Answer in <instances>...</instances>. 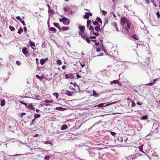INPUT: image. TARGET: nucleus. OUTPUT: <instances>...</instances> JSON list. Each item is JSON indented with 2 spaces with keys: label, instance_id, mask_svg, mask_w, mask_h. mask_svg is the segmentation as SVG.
Wrapping results in <instances>:
<instances>
[{
  "label": "nucleus",
  "instance_id": "nucleus-1",
  "mask_svg": "<svg viewBox=\"0 0 160 160\" xmlns=\"http://www.w3.org/2000/svg\"><path fill=\"white\" fill-rule=\"evenodd\" d=\"M62 19L63 21L62 23L64 25H68L69 24L70 21L68 18L63 17L62 18Z\"/></svg>",
  "mask_w": 160,
  "mask_h": 160
},
{
  "label": "nucleus",
  "instance_id": "nucleus-2",
  "mask_svg": "<svg viewBox=\"0 0 160 160\" xmlns=\"http://www.w3.org/2000/svg\"><path fill=\"white\" fill-rule=\"evenodd\" d=\"M65 77L67 79H73L74 78L75 74L72 73L66 74Z\"/></svg>",
  "mask_w": 160,
  "mask_h": 160
},
{
  "label": "nucleus",
  "instance_id": "nucleus-3",
  "mask_svg": "<svg viewBox=\"0 0 160 160\" xmlns=\"http://www.w3.org/2000/svg\"><path fill=\"white\" fill-rule=\"evenodd\" d=\"M128 22V21L126 18L124 17H122L121 18V23L122 25H124L126 23H127V22Z\"/></svg>",
  "mask_w": 160,
  "mask_h": 160
},
{
  "label": "nucleus",
  "instance_id": "nucleus-4",
  "mask_svg": "<svg viewBox=\"0 0 160 160\" xmlns=\"http://www.w3.org/2000/svg\"><path fill=\"white\" fill-rule=\"evenodd\" d=\"M135 158L133 156H130L128 157L123 158L122 160H133V158Z\"/></svg>",
  "mask_w": 160,
  "mask_h": 160
},
{
  "label": "nucleus",
  "instance_id": "nucleus-5",
  "mask_svg": "<svg viewBox=\"0 0 160 160\" xmlns=\"http://www.w3.org/2000/svg\"><path fill=\"white\" fill-rule=\"evenodd\" d=\"M155 124H154L153 126V128L154 129L153 130V133H157L159 132V128L158 127L157 128H154Z\"/></svg>",
  "mask_w": 160,
  "mask_h": 160
},
{
  "label": "nucleus",
  "instance_id": "nucleus-6",
  "mask_svg": "<svg viewBox=\"0 0 160 160\" xmlns=\"http://www.w3.org/2000/svg\"><path fill=\"white\" fill-rule=\"evenodd\" d=\"M22 53L25 55H26L28 54V52L27 50V48H23L22 50Z\"/></svg>",
  "mask_w": 160,
  "mask_h": 160
},
{
  "label": "nucleus",
  "instance_id": "nucleus-7",
  "mask_svg": "<svg viewBox=\"0 0 160 160\" xmlns=\"http://www.w3.org/2000/svg\"><path fill=\"white\" fill-rule=\"evenodd\" d=\"M118 143L119 144H121L123 142V138L122 137H119L117 138Z\"/></svg>",
  "mask_w": 160,
  "mask_h": 160
},
{
  "label": "nucleus",
  "instance_id": "nucleus-8",
  "mask_svg": "<svg viewBox=\"0 0 160 160\" xmlns=\"http://www.w3.org/2000/svg\"><path fill=\"white\" fill-rule=\"evenodd\" d=\"M79 29H80V31L83 33L84 31V30H85V27L84 26H79Z\"/></svg>",
  "mask_w": 160,
  "mask_h": 160
},
{
  "label": "nucleus",
  "instance_id": "nucleus-9",
  "mask_svg": "<svg viewBox=\"0 0 160 160\" xmlns=\"http://www.w3.org/2000/svg\"><path fill=\"white\" fill-rule=\"evenodd\" d=\"M56 109L57 110H59V111H63L64 110H65L66 109V108H63L61 107H57L56 108Z\"/></svg>",
  "mask_w": 160,
  "mask_h": 160
},
{
  "label": "nucleus",
  "instance_id": "nucleus-10",
  "mask_svg": "<svg viewBox=\"0 0 160 160\" xmlns=\"http://www.w3.org/2000/svg\"><path fill=\"white\" fill-rule=\"evenodd\" d=\"M53 25L54 27L58 28L59 29L60 31H61V29L59 27V25L58 23L56 22L54 23Z\"/></svg>",
  "mask_w": 160,
  "mask_h": 160
},
{
  "label": "nucleus",
  "instance_id": "nucleus-11",
  "mask_svg": "<svg viewBox=\"0 0 160 160\" xmlns=\"http://www.w3.org/2000/svg\"><path fill=\"white\" fill-rule=\"evenodd\" d=\"M65 94L67 95L68 96H72L73 93L71 92H70L68 90H67L65 92Z\"/></svg>",
  "mask_w": 160,
  "mask_h": 160
},
{
  "label": "nucleus",
  "instance_id": "nucleus-12",
  "mask_svg": "<svg viewBox=\"0 0 160 160\" xmlns=\"http://www.w3.org/2000/svg\"><path fill=\"white\" fill-rule=\"evenodd\" d=\"M48 58H46L45 59L42 58L40 60V62L41 65H43L46 60H48Z\"/></svg>",
  "mask_w": 160,
  "mask_h": 160
},
{
  "label": "nucleus",
  "instance_id": "nucleus-13",
  "mask_svg": "<svg viewBox=\"0 0 160 160\" xmlns=\"http://www.w3.org/2000/svg\"><path fill=\"white\" fill-rule=\"evenodd\" d=\"M92 92H93V94L91 95L92 96L94 97H98L100 95V94H98V93H97L94 90H93Z\"/></svg>",
  "mask_w": 160,
  "mask_h": 160
},
{
  "label": "nucleus",
  "instance_id": "nucleus-14",
  "mask_svg": "<svg viewBox=\"0 0 160 160\" xmlns=\"http://www.w3.org/2000/svg\"><path fill=\"white\" fill-rule=\"evenodd\" d=\"M127 27L126 28V30H128L130 28L131 23L130 22L128 21V22H127Z\"/></svg>",
  "mask_w": 160,
  "mask_h": 160
},
{
  "label": "nucleus",
  "instance_id": "nucleus-15",
  "mask_svg": "<svg viewBox=\"0 0 160 160\" xmlns=\"http://www.w3.org/2000/svg\"><path fill=\"white\" fill-rule=\"evenodd\" d=\"M150 159H152V160H159L158 156V155H156L155 156H152V157H151Z\"/></svg>",
  "mask_w": 160,
  "mask_h": 160
},
{
  "label": "nucleus",
  "instance_id": "nucleus-16",
  "mask_svg": "<svg viewBox=\"0 0 160 160\" xmlns=\"http://www.w3.org/2000/svg\"><path fill=\"white\" fill-rule=\"evenodd\" d=\"M88 153L89 155L92 157L95 154V152L89 150L88 151Z\"/></svg>",
  "mask_w": 160,
  "mask_h": 160
},
{
  "label": "nucleus",
  "instance_id": "nucleus-17",
  "mask_svg": "<svg viewBox=\"0 0 160 160\" xmlns=\"http://www.w3.org/2000/svg\"><path fill=\"white\" fill-rule=\"evenodd\" d=\"M29 46L31 47H32V46L35 47V43L31 40H30L29 41Z\"/></svg>",
  "mask_w": 160,
  "mask_h": 160
},
{
  "label": "nucleus",
  "instance_id": "nucleus-18",
  "mask_svg": "<svg viewBox=\"0 0 160 160\" xmlns=\"http://www.w3.org/2000/svg\"><path fill=\"white\" fill-rule=\"evenodd\" d=\"M5 100L4 99H1L0 104L2 106H3L5 104Z\"/></svg>",
  "mask_w": 160,
  "mask_h": 160
},
{
  "label": "nucleus",
  "instance_id": "nucleus-19",
  "mask_svg": "<svg viewBox=\"0 0 160 160\" xmlns=\"http://www.w3.org/2000/svg\"><path fill=\"white\" fill-rule=\"evenodd\" d=\"M68 128V126L67 125L64 124L62 125L61 128L62 130H64Z\"/></svg>",
  "mask_w": 160,
  "mask_h": 160
},
{
  "label": "nucleus",
  "instance_id": "nucleus-20",
  "mask_svg": "<svg viewBox=\"0 0 160 160\" xmlns=\"http://www.w3.org/2000/svg\"><path fill=\"white\" fill-rule=\"evenodd\" d=\"M49 30H50L51 31H52L54 32H56L57 31L56 29L53 27H51L49 29Z\"/></svg>",
  "mask_w": 160,
  "mask_h": 160
},
{
  "label": "nucleus",
  "instance_id": "nucleus-21",
  "mask_svg": "<svg viewBox=\"0 0 160 160\" xmlns=\"http://www.w3.org/2000/svg\"><path fill=\"white\" fill-rule=\"evenodd\" d=\"M100 26H97L95 27L94 29H95V30H96V31H97L98 32L100 29Z\"/></svg>",
  "mask_w": 160,
  "mask_h": 160
},
{
  "label": "nucleus",
  "instance_id": "nucleus-22",
  "mask_svg": "<svg viewBox=\"0 0 160 160\" xmlns=\"http://www.w3.org/2000/svg\"><path fill=\"white\" fill-rule=\"evenodd\" d=\"M20 102L22 104H23V105H25V106L27 107H29V105H28V104L25 102H23V101H20Z\"/></svg>",
  "mask_w": 160,
  "mask_h": 160
},
{
  "label": "nucleus",
  "instance_id": "nucleus-23",
  "mask_svg": "<svg viewBox=\"0 0 160 160\" xmlns=\"http://www.w3.org/2000/svg\"><path fill=\"white\" fill-rule=\"evenodd\" d=\"M42 143H44V144H49L51 145V146H52V144L51 142H50L48 141H43L42 142Z\"/></svg>",
  "mask_w": 160,
  "mask_h": 160
},
{
  "label": "nucleus",
  "instance_id": "nucleus-24",
  "mask_svg": "<svg viewBox=\"0 0 160 160\" xmlns=\"http://www.w3.org/2000/svg\"><path fill=\"white\" fill-rule=\"evenodd\" d=\"M106 104V103H100V104H98L97 105V107L98 108H102V107H103V106H104V104Z\"/></svg>",
  "mask_w": 160,
  "mask_h": 160
},
{
  "label": "nucleus",
  "instance_id": "nucleus-25",
  "mask_svg": "<svg viewBox=\"0 0 160 160\" xmlns=\"http://www.w3.org/2000/svg\"><path fill=\"white\" fill-rule=\"evenodd\" d=\"M40 115L39 114L36 113L34 114V117L35 119L40 118Z\"/></svg>",
  "mask_w": 160,
  "mask_h": 160
},
{
  "label": "nucleus",
  "instance_id": "nucleus-26",
  "mask_svg": "<svg viewBox=\"0 0 160 160\" xmlns=\"http://www.w3.org/2000/svg\"><path fill=\"white\" fill-rule=\"evenodd\" d=\"M47 6L48 8V12L49 13H52V9H50V6L49 4L47 5Z\"/></svg>",
  "mask_w": 160,
  "mask_h": 160
},
{
  "label": "nucleus",
  "instance_id": "nucleus-27",
  "mask_svg": "<svg viewBox=\"0 0 160 160\" xmlns=\"http://www.w3.org/2000/svg\"><path fill=\"white\" fill-rule=\"evenodd\" d=\"M119 80V79L118 80H114L112 81L111 82L110 84L111 85H112L113 84H116L118 82V81Z\"/></svg>",
  "mask_w": 160,
  "mask_h": 160
},
{
  "label": "nucleus",
  "instance_id": "nucleus-28",
  "mask_svg": "<svg viewBox=\"0 0 160 160\" xmlns=\"http://www.w3.org/2000/svg\"><path fill=\"white\" fill-rule=\"evenodd\" d=\"M148 118V116L147 115H145L141 117V119L142 120H146Z\"/></svg>",
  "mask_w": 160,
  "mask_h": 160
},
{
  "label": "nucleus",
  "instance_id": "nucleus-29",
  "mask_svg": "<svg viewBox=\"0 0 160 160\" xmlns=\"http://www.w3.org/2000/svg\"><path fill=\"white\" fill-rule=\"evenodd\" d=\"M111 25L113 26L115 29L118 27L117 25V23L115 22L112 23Z\"/></svg>",
  "mask_w": 160,
  "mask_h": 160
},
{
  "label": "nucleus",
  "instance_id": "nucleus-30",
  "mask_svg": "<svg viewBox=\"0 0 160 160\" xmlns=\"http://www.w3.org/2000/svg\"><path fill=\"white\" fill-rule=\"evenodd\" d=\"M47 43L45 42H42V47L43 48H45L46 46H47Z\"/></svg>",
  "mask_w": 160,
  "mask_h": 160
},
{
  "label": "nucleus",
  "instance_id": "nucleus-31",
  "mask_svg": "<svg viewBox=\"0 0 160 160\" xmlns=\"http://www.w3.org/2000/svg\"><path fill=\"white\" fill-rule=\"evenodd\" d=\"M53 96L56 97L57 99L58 98L59 96L58 93L57 92L53 93Z\"/></svg>",
  "mask_w": 160,
  "mask_h": 160
},
{
  "label": "nucleus",
  "instance_id": "nucleus-32",
  "mask_svg": "<svg viewBox=\"0 0 160 160\" xmlns=\"http://www.w3.org/2000/svg\"><path fill=\"white\" fill-rule=\"evenodd\" d=\"M96 20L98 21V22H99L100 23L102 24V22L101 19L99 17H97L96 18Z\"/></svg>",
  "mask_w": 160,
  "mask_h": 160
},
{
  "label": "nucleus",
  "instance_id": "nucleus-33",
  "mask_svg": "<svg viewBox=\"0 0 160 160\" xmlns=\"http://www.w3.org/2000/svg\"><path fill=\"white\" fill-rule=\"evenodd\" d=\"M23 30L22 28L20 27V28L18 29V33L19 34H21V32H22Z\"/></svg>",
  "mask_w": 160,
  "mask_h": 160
},
{
  "label": "nucleus",
  "instance_id": "nucleus-34",
  "mask_svg": "<svg viewBox=\"0 0 160 160\" xmlns=\"http://www.w3.org/2000/svg\"><path fill=\"white\" fill-rule=\"evenodd\" d=\"M69 29L68 27H62V29L63 31H66L68 30Z\"/></svg>",
  "mask_w": 160,
  "mask_h": 160
},
{
  "label": "nucleus",
  "instance_id": "nucleus-35",
  "mask_svg": "<svg viewBox=\"0 0 160 160\" xmlns=\"http://www.w3.org/2000/svg\"><path fill=\"white\" fill-rule=\"evenodd\" d=\"M89 38H90L88 37H86V38L85 40H86V41L88 43H90V42L91 41V40H90Z\"/></svg>",
  "mask_w": 160,
  "mask_h": 160
},
{
  "label": "nucleus",
  "instance_id": "nucleus-36",
  "mask_svg": "<svg viewBox=\"0 0 160 160\" xmlns=\"http://www.w3.org/2000/svg\"><path fill=\"white\" fill-rule=\"evenodd\" d=\"M44 102L47 103H51V102H52V100H48V99H46L44 100Z\"/></svg>",
  "mask_w": 160,
  "mask_h": 160
},
{
  "label": "nucleus",
  "instance_id": "nucleus-37",
  "mask_svg": "<svg viewBox=\"0 0 160 160\" xmlns=\"http://www.w3.org/2000/svg\"><path fill=\"white\" fill-rule=\"evenodd\" d=\"M92 21V23L93 25H97L99 24V23L97 21Z\"/></svg>",
  "mask_w": 160,
  "mask_h": 160
},
{
  "label": "nucleus",
  "instance_id": "nucleus-38",
  "mask_svg": "<svg viewBox=\"0 0 160 160\" xmlns=\"http://www.w3.org/2000/svg\"><path fill=\"white\" fill-rule=\"evenodd\" d=\"M9 28L10 30L12 31H13L15 30V28L12 26H9Z\"/></svg>",
  "mask_w": 160,
  "mask_h": 160
},
{
  "label": "nucleus",
  "instance_id": "nucleus-39",
  "mask_svg": "<svg viewBox=\"0 0 160 160\" xmlns=\"http://www.w3.org/2000/svg\"><path fill=\"white\" fill-rule=\"evenodd\" d=\"M132 37L134 39L136 40H138V37L137 35L136 34H134L132 35Z\"/></svg>",
  "mask_w": 160,
  "mask_h": 160
},
{
  "label": "nucleus",
  "instance_id": "nucleus-40",
  "mask_svg": "<svg viewBox=\"0 0 160 160\" xmlns=\"http://www.w3.org/2000/svg\"><path fill=\"white\" fill-rule=\"evenodd\" d=\"M70 11V8H66L65 7L64 8V11H67V12H69Z\"/></svg>",
  "mask_w": 160,
  "mask_h": 160
},
{
  "label": "nucleus",
  "instance_id": "nucleus-41",
  "mask_svg": "<svg viewBox=\"0 0 160 160\" xmlns=\"http://www.w3.org/2000/svg\"><path fill=\"white\" fill-rule=\"evenodd\" d=\"M81 37L84 40L86 38L88 37L86 36V35L84 34H82V35H81Z\"/></svg>",
  "mask_w": 160,
  "mask_h": 160
},
{
  "label": "nucleus",
  "instance_id": "nucleus-42",
  "mask_svg": "<svg viewBox=\"0 0 160 160\" xmlns=\"http://www.w3.org/2000/svg\"><path fill=\"white\" fill-rule=\"evenodd\" d=\"M50 157L49 155L45 156L44 158L45 160H49Z\"/></svg>",
  "mask_w": 160,
  "mask_h": 160
},
{
  "label": "nucleus",
  "instance_id": "nucleus-43",
  "mask_svg": "<svg viewBox=\"0 0 160 160\" xmlns=\"http://www.w3.org/2000/svg\"><path fill=\"white\" fill-rule=\"evenodd\" d=\"M142 146H143V145H142L141 146H140L139 147V150L140 151H141L142 152H143V149H142Z\"/></svg>",
  "mask_w": 160,
  "mask_h": 160
},
{
  "label": "nucleus",
  "instance_id": "nucleus-44",
  "mask_svg": "<svg viewBox=\"0 0 160 160\" xmlns=\"http://www.w3.org/2000/svg\"><path fill=\"white\" fill-rule=\"evenodd\" d=\"M83 18L84 19H88L89 18V17L88 14H86L84 16Z\"/></svg>",
  "mask_w": 160,
  "mask_h": 160
},
{
  "label": "nucleus",
  "instance_id": "nucleus-45",
  "mask_svg": "<svg viewBox=\"0 0 160 160\" xmlns=\"http://www.w3.org/2000/svg\"><path fill=\"white\" fill-rule=\"evenodd\" d=\"M87 24H88L89 25H90L91 24V21L89 19H88L87 21Z\"/></svg>",
  "mask_w": 160,
  "mask_h": 160
},
{
  "label": "nucleus",
  "instance_id": "nucleus-46",
  "mask_svg": "<svg viewBox=\"0 0 160 160\" xmlns=\"http://www.w3.org/2000/svg\"><path fill=\"white\" fill-rule=\"evenodd\" d=\"M89 38L91 39H93L96 38V36H90Z\"/></svg>",
  "mask_w": 160,
  "mask_h": 160
},
{
  "label": "nucleus",
  "instance_id": "nucleus-47",
  "mask_svg": "<svg viewBox=\"0 0 160 160\" xmlns=\"http://www.w3.org/2000/svg\"><path fill=\"white\" fill-rule=\"evenodd\" d=\"M86 14H88L89 16H91L92 15V14L91 12H86Z\"/></svg>",
  "mask_w": 160,
  "mask_h": 160
},
{
  "label": "nucleus",
  "instance_id": "nucleus-48",
  "mask_svg": "<svg viewBox=\"0 0 160 160\" xmlns=\"http://www.w3.org/2000/svg\"><path fill=\"white\" fill-rule=\"evenodd\" d=\"M57 63L60 65L62 64V62L60 59H58L57 61Z\"/></svg>",
  "mask_w": 160,
  "mask_h": 160
},
{
  "label": "nucleus",
  "instance_id": "nucleus-49",
  "mask_svg": "<svg viewBox=\"0 0 160 160\" xmlns=\"http://www.w3.org/2000/svg\"><path fill=\"white\" fill-rule=\"evenodd\" d=\"M95 33V31L94 30V29H93L91 31L90 34H93L94 35V33Z\"/></svg>",
  "mask_w": 160,
  "mask_h": 160
},
{
  "label": "nucleus",
  "instance_id": "nucleus-50",
  "mask_svg": "<svg viewBox=\"0 0 160 160\" xmlns=\"http://www.w3.org/2000/svg\"><path fill=\"white\" fill-rule=\"evenodd\" d=\"M35 119L34 118L32 120V121L31 122V123L30 124V125L31 126L33 123H35Z\"/></svg>",
  "mask_w": 160,
  "mask_h": 160
},
{
  "label": "nucleus",
  "instance_id": "nucleus-51",
  "mask_svg": "<svg viewBox=\"0 0 160 160\" xmlns=\"http://www.w3.org/2000/svg\"><path fill=\"white\" fill-rule=\"evenodd\" d=\"M156 14L157 16V18H159L160 17V13H159V12H156Z\"/></svg>",
  "mask_w": 160,
  "mask_h": 160
},
{
  "label": "nucleus",
  "instance_id": "nucleus-52",
  "mask_svg": "<svg viewBox=\"0 0 160 160\" xmlns=\"http://www.w3.org/2000/svg\"><path fill=\"white\" fill-rule=\"evenodd\" d=\"M36 77L37 78L41 80H42L41 77H40L39 75H36Z\"/></svg>",
  "mask_w": 160,
  "mask_h": 160
},
{
  "label": "nucleus",
  "instance_id": "nucleus-53",
  "mask_svg": "<svg viewBox=\"0 0 160 160\" xmlns=\"http://www.w3.org/2000/svg\"><path fill=\"white\" fill-rule=\"evenodd\" d=\"M29 107L31 109H33V110H35V108L33 107V106L32 104L30 105L29 106Z\"/></svg>",
  "mask_w": 160,
  "mask_h": 160
},
{
  "label": "nucleus",
  "instance_id": "nucleus-54",
  "mask_svg": "<svg viewBox=\"0 0 160 160\" xmlns=\"http://www.w3.org/2000/svg\"><path fill=\"white\" fill-rule=\"evenodd\" d=\"M16 18H17V20L20 21H21V20H22L20 17L19 16H17L16 17Z\"/></svg>",
  "mask_w": 160,
  "mask_h": 160
},
{
  "label": "nucleus",
  "instance_id": "nucleus-55",
  "mask_svg": "<svg viewBox=\"0 0 160 160\" xmlns=\"http://www.w3.org/2000/svg\"><path fill=\"white\" fill-rule=\"evenodd\" d=\"M102 12L104 15H105L107 13V12L104 10H102Z\"/></svg>",
  "mask_w": 160,
  "mask_h": 160
},
{
  "label": "nucleus",
  "instance_id": "nucleus-56",
  "mask_svg": "<svg viewBox=\"0 0 160 160\" xmlns=\"http://www.w3.org/2000/svg\"><path fill=\"white\" fill-rule=\"evenodd\" d=\"M23 24L24 26H25L26 24L24 22V21L22 20L20 21Z\"/></svg>",
  "mask_w": 160,
  "mask_h": 160
},
{
  "label": "nucleus",
  "instance_id": "nucleus-57",
  "mask_svg": "<svg viewBox=\"0 0 160 160\" xmlns=\"http://www.w3.org/2000/svg\"><path fill=\"white\" fill-rule=\"evenodd\" d=\"M102 122V121L101 120H100L98 122H97V123H96L95 124H94L93 125V126H94V125H97L98 124L100 123H101Z\"/></svg>",
  "mask_w": 160,
  "mask_h": 160
},
{
  "label": "nucleus",
  "instance_id": "nucleus-58",
  "mask_svg": "<svg viewBox=\"0 0 160 160\" xmlns=\"http://www.w3.org/2000/svg\"><path fill=\"white\" fill-rule=\"evenodd\" d=\"M91 56L93 57H95L97 56L96 55V54L94 52H92L91 54Z\"/></svg>",
  "mask_w": 160,
  "mask_h": 160
},
{
  "label": "nucleus",
  "instance_id": "nucleus-59",
  "mask_svg": "<svg viewBox=\"0 0 160 160\" xmlns=\"http://www.w3.org/2000/svg\"><path fill=\"white\" fill-rule=\"evenodd\" d=\"M26 115V113L25 112H23L21 113V115H20V117H22L23 115Z\"/></svg>",
  "mask_w": 160,
  "mask_h": 160
},
{
  "label": "nucleus",
  "instance_id": "nucleus-60",
  "mask_svg": "<svg viewBox=\"0 0 160 160\" xmlns=\"http://www.w3.org/2000/svg\"><path fill=\"white\" fill-rule=\"evenodd\" d=\"M88 29L89 30L91 31V30L93 29V27H92L91 26H90Z\"/></svg>",
  "mask_w": 160,
  "mask_h": 160
},
{
  "label": "nucleus",
  "instance_id": "nucleus-61",
  "mask_svg": "<svg viewBox=\"0 0 160 160\" xmlns=\"http://www.w3.org/2000/svg\"><path fill=\"white\" fill-rule=\"evenodd\" d=\"M21 63V62L19 61H17L16 62V64L18 65H20Z\"/></svg>",
  "mask_w": 160,
  "mask_h": 160
},
{
  "label": "nucleus",
  "instance_id": "nucleus-62",
  "mask_svg": "<svg viewBox=\"0 0 160 160\" xmlns=\"http://www.w3.org/2000/svg\"><path fill=\"white\" fill-rule=\"evenodd\" d=\"M132 106L133 107H135L136 106V104L133 101H132Z\"/></svg>",
  "mask_w": 160,
  "mask_h": 160
},
{
  "label": "nucleus",
  "instance_id": "nucleus-63",
  "mask_svg": "<svg viewBox=\"0 0 160 160\" xmlns=\"http://www.w3.org/2000/svg\"><path fill=\"white\" fill-rule=\"evenodd\" d=\"M76 76L77 77V78L78 79L79 78H81V76L80 75H79L78 74L76 73Z\"/></svg>",
  "mask_w": 160,
  "mask_h": 160
},
{
  "label": "nucleus",
  "instance_id": "nucleus-64",
  "mask_svg": "<svg viewBox=\"0 0 160 160\" xmlns=\"http://www.w3.org/2000/svg\"><path fill=\"white\" fill-rule=\"evenodd\" d=\"M108 23V19L106 20V21L104 23V26H105L106 24H107Z\"/></svg>",
  "mask_w": 160,
  "mask_h": 160
}]
</instances>
